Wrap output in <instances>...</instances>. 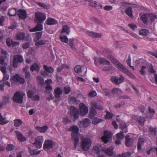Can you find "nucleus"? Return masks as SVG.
Listing matches in <instances>:
<instances>
[{
    "label": "nucleus",
    "instance_id": "obj_1",
    "mask_svg": "<svg viewBox=\"0 0 157 157\" xmlns=\"http://www.w3.org/2000/svg\"><path fill=\"white\" fill-rule=\"evenodd\" d=\"M70 129L72 131L71 134L72 138L73 139L75 142L74 147L75 148H76L77 145L78 144L79 140L78 138L79 134L78 132V128L76 126H73L70 127Z\"/></svg>",
    "mask_w": 157,
    "mask_h": 157
},
{
    "label": "nucleus",
    "instance_id": "obj_2",
    "mask_svg": "<svg viewBox=\"0 0 157 157\" xmlns=\"http://www.w3.org/2000/svg\"><path fill=\"white\" fill-rule=\"evenodd\" d=\"M25 95V93L22 91H18L14 93L13 99L16 103L22 104L23 103V98Z\"/></svg>",
    "mask_w": 157,
    "mask_h": 157
},
{
    "label": "nucleus",
    "instance_id": "obj_3",
    "mask_svg": "<svg viewBox=\"0 0 157 157\" xmlns=\"http://www.w3.org/2000/svg\"><path fill=\"white\" fill-rule=\"evenodd\" d=\"M35 20L36 23H42L46 19V15L39 12H37L35 13Z\"/></svg>",
    "mask_w": 157,
    "mask_h": 157
},
{
    "label": "nucleus",
    "instance_id": "obj_4",
    "mask_svg": "<svg viewBox=\"0 0 157 157\" xmlns=\"http://www.w3.org/2000/svg\"><path fill=\"white\" fill-rule=\"evenodd\" d=\"M81 142L83 150L87 151L89 149L91 144V141L89 138H83Z\"/></svg>",
    "mask_w": 157,
    "mask_h": 157
},
{
    "label": "nucleus",
    "instance_id": "obj_5",
    "mask_svg": "<svg viewBox=\"0 0 157 157\" xmlns=\"http://www.w3.org/2000/svg\"><path fill=\"white\" fill-rule=\"evenodd\" d=\"M124 78L122 75H121L118 78L117 76H113L111 78V81L114 84H119L124 82Z\"/></svg>",
    "mask_w": 157,
    "mask_h": 157
},
{
    "label": "nucleus",
    "instance_id": "obj_6",
    "mask_svg": "<svg viewBox=\"0 0 157 157\" xmlns=\"http://www.w3.org/2000/svg\"><path fill=\"white\" fill-rule=\"evenodd\" d=\"M23 61V57L21 55H15L13 56V67L16 68L17 67L18 65V63H21Z\"/></svg>",
    "mask_w": 157,
    "mask_h": 157
},
{
    "label": "nucleus",
    "instance_id": "obj_7",
    "mask_svg": "<svg viewBox=\"0 0 157 157\" xmlns=\"http://www.w3.org/2000/svg\"><path fill=\"white\" fill-rule=\"evenodd\" d=\"M94 60L95 64L97 66H98L99 63L106 65H109L110 64V62L104 58L95 57Z\"/></svg>",
    "mask_w": 157,
    "mask_h": 157
},
{
    "label": "nucleus",
    "instance_id": "obj_8",
    "mask_svg": "<svg viewBox=\"0 0 157 157\" xmlns=\"http://www.w3.org/2000/svg\"><path fill=\"white\" fill-rule=\"evenodd\" d=\"M43 141V136H38L35 139V141L33 144L36 146V147L38 148H41Z\"/></svg>",
    "mask_w": 157,
    "mask_h": 157
},
{
    "label": "nucleus",
    "instance_id": "obj_9",
    "mask_svg": "<svg viewBox=\"0 0 157 157\" xmlns=\"http://www.w3.org/2000/svg\"><path fill=\"white\" fill-rule=\"evenodd\" d=\"M104 134L103 136L101 137V139L104 143L106 144L112 138V135L110 132L107 131L104 132Z\"/></svg>",
    "mask_w": 157,
    "mask_h": 157
},
{
    "label": "nucleus",
    "instance_id": "obj_10",
    "mask_svg": "<svg viewBox=\"0 0 157 157\" xmlns=\"http://www.w3.org/2000/svg\"><path fill=\"white\" fill-rule=\"evenodd\" d=\"M55 144V143L51 140H47L44 142L43 145V148L44 150L52 148Z\"/></svg>",
    "mask_w": 157,
    "mask_h": 157
},
{
    "label": "nucleus",
    "instance_id": "obj_11",
    "mask_svg": "<svg viewBox=\"0 0 157 157\" xmlns=\"http://www.w3.org/2000/svg\"><path fill=\"white\" fill-rule=\"evenodd\" d=\"M12 80L16 83L23 84L25 82L24 79L20 77L18 74H15L13 76Z\"/></svg>",
    "mask_w": 157,
    "mask_h": 157
},
{
    "label": "nucleus",
    "instance_id": "obj_12",
    "mask_svg": "<svg viewBox=\"0 0 157 157\" xmlns=\"http://www.w3.org/2000/svg\"><path fill=\"white\" fill-rule=\"evenodd\" d=\"M80 114L82 115L86 114L88 112V107L83 103H80L79 105Z\"/></svg>",
    "mask_w": 157,
    "mask_h": 157
},
{
    "label": "nucleus",
    "instance_id": "obj_13",
    "mask_svg": "<svg viewBox=\"0 0 157 157\" xmlns=\"http://www.w3.org/2000/svg\"><path fill=\"white\" fill-rule=\"evenodd\" d=\"M90 104L93 107L98 110H102L103 109V106L101 105V101H100L97 102L93 100L91 101Z\"/></svg>",
    "mask_w": 157,
    "mask_h": 157
},
{
    "label": "nucleus",
    "instance_id": "obj_14",
    "mask_svg": "<svg viewBox=\"0 0 157 157\" xmlns=\"http://www.w3.org/2000/svg\"><path fill=\"white\" fill-rule=\"evenodd\" d=\"M70 113L71 115L73 116L75 119L78 117L79 111L78 109L74 106H71V108Z\"/></svg>",
    "mask_w": 157,
    "mask_h": 157
},
{
    "label": "nucleus",
    "instance_id": "obj_15",
    "mask_svg": "<svg viewBox=\"0 0 157 157\" xmlns=\"http://www.w3.org/2000/svg\"><path fill=\"white\" fill-rule=\"evenodd\" d=\"M1 52L2 54L4 55L3 56H1L0 58V64L3 65L5 59L8 57L9 55L6 51L3 49H1Z\"/></svg>",
    "mask_w": 157,
    "mask_h": 157
},
{
    "label": "nucleus",
    "instance_id": "obj_16",
    "mask_svg": "<svg viewBox=\"0 0 157 157\" xmlns=\"http://www.w3.org/2000/svg\"><path fill=\"white\" fill-rule=\"evenodd\" d=\"M45 83L46 84L45 89L47 91L50 92V91H52L53 90L51 85L52 83V81L51 79H48L45 81Z\"/></svg>",
    "mask_w": 157,
    "mask_h": 157
},
{
    "label": "nucleus",
    "instance_id": "obj_17",
    "mask_svg": "<svg viewBox=\"0 0 157 157\" xmlns=\"http://www.w3.org/2000/svg\"><path fill=\"white\" fill-rule=\"evenodd\" d=\"M37 23V25L34 28L29 29V31L30 32H33L42 30L43 27L42 25L40 24L41 23Z\"/></svg>",
    "mask_w": 157,
    "mask_h": 157
},
{
    "label": "nucleus",
    "instance_id": "obj_18",
    "mask_svg": "<svg viewBox=\"0 0 157 157\" xmlns=\"http://www.w3.org/2000/svg\"><path fill=\"white\" fill-rule=\"evenodd\" d=\"M18 14L20 19H25L27 17V14L25 10H20L18 11Z\"/></svg>",
    "mask_w": 157,
    "mask_h": 157
},
{
    "label": "nucleus",
    "instance_id": "obj_19",
    "mask_svg": "<svg viewBox=\"0 0 157 157\" xmlns=\"http://www.w3.org/2000/svg\"><path fill=\"white\" fill-rule=\"evenodd\" d=\"M25 34L24 33H17L14 37L15 40H24L25 39Z\"/></svg>",
    "mask_w": 157,
    "mask_h": 157
},
{
    "label": "nucleus",
    "instance_id": "obj_20",
    "mask_svg": "<svg viewBox=\"0 0 157 157\" xmlns=\"http://www.w3.org/2000/svg\"><path fill=\"white\" fill-rule=\"evenodd\" d=\"M86 33L89 36L93 38H100L102 36L101 34L91 32L88 31L86 32Z\"/></svg>",
    "mask_w": 157,
    "mask_h": 157
},
{
    "label": "nucleus",
    "instance_id": "obj_21",
    "mask_svg": "<svg viewBox=\"0 0 157 157\" xmlns=\"http://www.w3.org/2000/svg\"><path fill=\"white\" fill-rule=\"evenodd\" d=\"M55 96L56 98H59L62 94L63 91L59 87H57L54 90Z\"/></svg>",
    "mask_w": 157,
    "mask_h": 157
},
{
    "label": "nucleus",
    "instance_id": "obj_22",
    "mask_svg": "<svg viewBox=\"0 0 157 157\" xmlns=\"http://www.w3.org/2000/svg\"><path fill=\"white\" fill-rule=\"evenodd\" d=\"M46 24L48 25H56L57 24V21L53 18L48 17L46 21Z\"/></svg>",
    "mask_w": 157,
    "mask_h": 157
},
{
    "label": "nucleus",
    "instance_id": "obj_23",
    "mask_svg": "<svg viewBox=\"0 0 157 157\" xmlns=\"http://www.w3.org/2000/svg\"><path fill=\"white\" fill-rule=\"evenodd\" d=\"M135 119L140 125H143L146 121L144 117L140 116L135 117Z\"/></svg>",
    "mask_w": 157,
    "mask_h": 157
},
{
    "label": "nucleus",
    "instance_id": "obj_24",
    "mask_svg": "<svg viewBox=\"0 0 157 157\" xmlns=\"http://www.w3.org/2000/svg\"><path fill=\"white\" fill-rule=\"evenodd\" d=\"M15 132L19 141L23 142L26 140V138L21 134L19 132L17 131H15Z\"/></svg>",
    "mask_w": 157,
    "mask_h": 157
},
{
    "label": "nucleus",
    "instance_id": "obj_25",
    "mask_svg": "<svg viewBox=\"0 0 157 157\" xmlns=\"http://www.w3.org/2000/svg\"><path fill=\"white\" fill-rule=\"evenodd\" d=\"M132 8L131 7L127 8L125 10L127 15L132 19H133L134 17L132 14Z\"/></svg>",
    "mask_w": 157,
    "mask_h": 157
},
{
    "label": "nucleus",
    "instance_id": "obj_26",
    "mask_svg": "<svg viewBox=\"0 0 157 157\" xmlns=\"http://www.w3.org/2000/svg\"><path fill=\"white\" fill-rule=\"evenodd\" d=\"M90 121L88 118H86L84 121H80V124L85 127L88 126L90 124Z\"/></svg>",
    "mask_w": 157,
    "mask_h": 157
},
{
    "label": "nucleus",
    "instance_id": "obj_27",
    "mask_svg": "<svg viewBox=\"0 0 157 157\" xmlns=\"http://www.w3.org/2000/svg\"><path fill=\"white\" fill-rule=\"evenodd\" d=\"M36 42L35 43V45L37 46L44 44H48L49 43V41L47 40H41Z\"/></svg>",
    "mask_w": 157,
    "mask_h": 157
},
{
    "label": "nucleus",
    "instance_id": "obj_28",
    "mask_svg": "<svg viewBox=\"0 0 157 157\" xmlns=\"http://www.w3.org/2000/svg\"><path fill=\"white\" fill-rule=\"evenodd\" d=\"M126 141L125 144L127 147H130L132 144V142L131 139L129 138V135L126 136L125 137Z\"/></svg>",
    "mask_w": 157,
    "mask_h": 157
},
{
    "label": "nucleus",
    "instance_id": "obj_29",
    "mask_svg": "<svg viewBox=\"0 0 157 157\" xmlns=\"http://www.w3.org/2000/svg\"><path fill=\"white\" fill-rule=\"evenodd\" d=\"M17 13V10L16 8L11 9L8 10V15L10 16H15Z\"/></svg>",
    "mask_w": 157,
    "mask_h": 157
},
{
    "label": "nucleus",
    "instance_id": "obj_30",
    "mask_svg": "<svg viewBox=\"0 0 157 157\" xmlns=\"http://www.w3.org/2000/svg\"><path fill=\"white\" fill-rule=\"evenodd\" d=\"M48 128V127L46 126H44L42 127L37 126L36 127V129L37 130L40 132L44 133L45 132Z\"/></svg>",
    "mask_w": 157,
    "mask_h": 157
},
{
    "label": "nucleus",
    "instance_id": "obj_31",
    "mask_svg": "<svg viewBox=\"0 0 157 157\" xmlns=\"http://www.w3.org/2000/svg\"><path fill=\"white\" fill-rule=\"evenodd\" d=\"M90 118H93L97 114V111L93 107L90 108Z\"/></svg>",
    "mask_w": 157,
    "mask_h": 157
},
{
    "label": "nucleus",
    "instance_id": "obj_32",
    "mask_svg": "<svg viewBox=\"0 0 157 157\" xmlns=\"http://www.w3.org/2000/svg\"><path fill=\"white\" fill-rule=\"evenodd\" d=\"M61 32L62 33H66L67 34H68L70 32V29L68 26L66 25H63Z\"/></svg>",
    "mask_w": 157,
    "mask_h": 157
},
{
    "label": "nucleus",
    "instance_id": "obj_33",
    "mask_svg": "<svg viewBox=\"0 0 157 157\" xmlns=\"http://www.w3.org/2000/svg\"><path fill=\"white\" fill-rule=\"evenodd\" d=\"M43 68L47 72L49 73H53L54 71V69L52 67H48L47 65H43Z\"/></svg>",
    "mask_w": 157,
    "mask_h": 157
},
{
    "label": "nucleus",
    "instance_id": "obj_34",
    "mask_svg": "<svg viewBox=\"0 0 157 157\" xmlns=\"http://www.w3.org/2000/svg\"><path fill=\"white\" fill-rule=\"evenodd\" d=\"M118 68L124 73L127 69L120 62H119L116 65Z\"/></svg>",
    "mask_w": 157,
    "mask_h": 157
},
{
    "label": "nucleus",
    "instance_id": "obj_35",
    "mask_svg": "<svg viewBox=\"0 0 157 157\" xmlns=\"http://www.w3.org/2000/svg\"><path fill=\"white\" fill-rule=\"evenodd\" d=\"M118 68L124 73L127 69L120 62H119L116 65Z\"/></svg>",
    "mask_w": 157,
    "mask_h": 157
},
{
    "label": "nucleus",
    "instance_id": "obj_36",
    "mask_svg": "<svg viewBox=\"0 0 157 157\" xmlns=\"http://www.w3.org/2000/svg\"><path fill=\"white\" fill-rule=\"evenodd\" d=\"M39 69L40 67L37 63H35L32 65L30 67V70L32 71L35 70L38 72L39 70Z\"/></svg>",
    "mask_w": 157,
    "mask_h": 157
},
{
    "label": "nucleus",
    "instance_id": "obj_37",
    "mask_svg": "<svg viewBox=\"0 0 157 157\" xmlns=\"http://www.w3.org/2000/svg\"><path fill=\"white\" fill-rule=\"evenodd\" d=\"M14 126L18 127L20 126L23 123L22 121L20 119H15L14 120Z\"/></svg>",
    "mask_w": 157,
    "mask_h": 157
},
{
    "label": "nucleus",
    "instance_id": "obj_38",
    "mask_svg": "<svg viewBox=\"0 0 157 157\" xmlns=\"http://www.w3.org/2000/svg\"><path fill=\"white\" fill-rule=\"evenodd\" d=\"M139 34L142 36H147L149 33V31L147 29H141L139 31Z\"/></svg>",
    "mask_w": 157,
    "mask_h": 157
},
{
    "label": "nucleus",
    "instance_id": "obj_39",
    "mask_svg": "<svg viewBox=\"0 0 157 157\" xmlns=\"http://www.w3.org/2000/svg\"><path fill=\"white\" fill-rule=\"evenodd\" d=\"M147 15L146 14H144L142 15L140 17V19L141 21L144 24H146L148 21V19L147 18Z\"/></svg>",
    "mask_w": 157,
    "mask_h": 157
},
{
    "label": "nucleus",
    "instance_id": "obj_40",
    "mask_svg": "<svg viewBox=\"0 0 157 157\" xmlns=\"http://www.w3.org/2000/svg\"><path fill=\"white\" fill-rule=\"evenodd\" d=\"M113 149L112 147H110L105 150V151L107 155L111 156L113 154Z\"/></svg>",
    "mask_w": 157,
    "mask_h": 157
},
{
    "label": "nucleus",
    "instance_id": "obj_41",
    "mask_svg": "<svg viewBox=\"0 0 157 157\" xmlns=\"http://www.w3.org/2000/svg\"><path fill=\"white\" fill-rule=\"evenodd\" d=\"M42 32H38L36 33V37L34 39L35 41H38L41 38Z\"/></svg>",
    "mask_w": 157,
    "mask_h": 157
},
{
    "label": "nucleus",
    "instance_id": "obj_42",
    "mask_svg": "<svg viewBox=\"0 0 157 157\" xmlns=\"http://www.w3.org/2000/svg\"><path fill=\"white\" fill-rule=\"evenodd\" d=\"M74 39H69V42L68 44L70 46L72 50H75L76 48L74 44Z\"/></svg>",
    "mask_w": 157,
    "mask_h": 157
},
{
    "label": "nucleus",
    "instance_id": "obj_43",
    "mask_svg": "<svg viewBox=\"0 0 157 157\" xmlns=\"http://www.w3.org/2000/svg\"><path fill=\"white\" fill-rule=\"evenodd\" d=\"M144 140L143 138H139V139L138 144L137 145V148L138 149H140L141 145L144 143Z\"/></svg>",
    "mask_w": 157,
    "mask_h": 157
},
{
    "label": "nucleus",
    "instance_id": "obj_44",
    "mask_svg": "<svg viewBox=\"0 0 157 157\" xmlns=\"http://www.w3.org/2000/svg\"><path fill=\"white\" fill-rule=\"evenodd\" d=\"M9 121L6 120V119L5 118H3L1 114L0 113V124H6Z\"/></svg>",
    "mask_w": 157,
    "mask_h": 157
},
{
    "label": "nucleus",
    "instance_id": "obj_45",
    "mask_svg": "<svg viewBox=\"0 0 157 157\" xmlns=\"http://www.w3.org/2000/svg\"><path fill=\"white\" fill-rule=\"evenodd\" d=\"M37 80L39 84L41 85L44 84V79L40 76H38L37 77Z\"/></svg>",
    "mask_w": 157,
    "mask_h": 157
},
{
    "label": "nucleus",
    "instance_id": "obj_46",
    "mask_svg": "<svg viewBox=\"0 0 157 157\" xmlns=\"http://www.w3.org/2000/svg\"><path fill=\"white\" fill-rule=\"evenodd\" d=\"M120 125L124 132L126 133L128 132L127 126L125 123H122L120 124Z\"/></svg>",
    "mask_w": 157,
    "mask_h": 157
},
{
    "label": "nucleus",
    "instance_id": "obj_47",
    "mask_svg": "<svg viewBox=\"0 0 157 157\" xmlns=\"http://www.w3.org/2000/svg\"><path fill=\"white\" fill-rule=\"evenodd\" d=\"M64 68L68 69L69 67L66 64H62L61 66H58L57 68V71L59 72H60L61 70Z\"/></svg>",
    "mask_w": 157,
    "mask_h": 157
},
{
    "label": "nucleus",
    "instance_id": "obj_48",
    "mask_svg": "<svg viewBox=\"0 0 157 157\" xmlns=\"http://www.w3.org/2000/svg\"><path fill=\"white\" fill-rule=\"evenodd\" d=\"M4 65L0 66V70L3 73H6V67L7 65L6 63H4Z\"/></svg>",
    "mask_w": 157,
    "mask_h": 157
},
{
    "label": "nucleus",
    "instance_id": "obj_49",
    "mask_svg": "<svg viewBox=\"0 0 157 157\" xmlns=\"http://www.w3.org/2000/svg\"><path fill=\"white\" fill-rule=\"evenodd\" d=\"M30 154L31 155H36L40 153V151H37L35 150H32L29 147H28Z\"/></svg>",
    "mask_w": 157,
    "mask_h": 157
},
{
    "label": "nucleus",
    "instance_id": "obj_50",
    "mask_svg": "<svg viewBox=\"0 0 157 157\" xmlns=\"http://www.w3.org/2000/svg\"><path fill=\"white\" fill-rule=\"evenodd\" d=\"M156 129V128H153L151 126L149 127V130L151 133L154 135H155L157 133Z\"/></svg>",
    "mask_w": 157,
    "mask_h": 157
},
{
    "label": "nucleus",
    "instance_id": "obj_51",
    "mask_svg": "<svg viewBox=\"0 0 157 157\" xmlns=\"http://www.w3.org/2000/svg\"><path fill=\"white\" fill-rule=\"evenodd\" d=\"M59 38L61 41L65 43H67L69 42V40L66 36H60Z\"/></svg>",
    "mask_w": 157,
    "mask_h": 157
},
{
    "label": "nucleus",
    "instance_id": "obj_52",
    "mask_svg": "<svg viewBox=\"0 0 157 157\" xmlns=\"http://www.w3.org/2000/svg\"><path fill=\"white\" fill-rule=\"evenodd\" d=\"M124 73L126 74L132 78L135 79L136 78L135 76L132 73L130 72L128 69H127Z\"/></svg>",
    "mask_w": 157,
    "mask_h": 157
},
{
    "label": "nucleus",
    "instance_id": "obj_53",
    "mask_svg": "<svg viewBox=\"0 0 157 157\" xmlns=\"http://www.w3.org/2000/svg\"><path fill=\"white\" fill-rule=\"evenodd\" d=\"M13 40L10 38L8 37L6 39V43L9 47H10L12 45V41Z\"/></svg>",
    "mask_w": 157,
    "mask_h": 157
},
{
    "label": "nucleus",
    "instance_id": "obj_54",
    "mask_svg": "<svg viewBox=\"0 0 157 157\" xmlns=\"http://www.w3.org/2000/svg\"><path fill=\"white\" fill-rule=\"evenodd\" d=\"M15 147V146L13 144H8L6 147V149L8 151H12L14 149Z\"/></svg>",
    "mask_w": 157,
    "mask_h": 157
},
{
    "label": "nucleus",
    "instance_id": "obj_55",
    "mask_svg": "<svg viewBox=\"0 0 157 157\" xmlns=\"http://www.w3.org/2000/svg\"><path fill=\"white\" fill-rule=\"evenodd\" d=\"M117 139L121 140H122L124 138V136L123 135V132L121 131L117 133Z\"/></svg>",
    "mask_w": 157,
    "mask_h": 157
},
{
    "label": "nucleus",
    "instance_id": "obj_56",
    "mask_svg": "<svg viewBox=\"0 0 157 157\" xmlns=\"http://www.w3.org/2000/svg\"><path fill=\"white\" fill-rule=\"evenodd\" d=\"M36 3L38 5L41 6L44 9H48V7L43 3L37 2H36Z\"/></svg>",
    "mask_w": 157,
    "mask_h": 157
},
{
    "label": "nucleus",
    "instance_id": "obj_57",
    "mask_svg": "<svg viewBox=\"0 0 157 157\" xmlns=\"http://www.w3.org/2000/svg\"><path fill=\"white\" fill-rule=\"evenodd\" d=\"M149 16L151 22L154 21L157 18V15L154 14L150 13L149 14Z\"/></svg>",
    "mask_w": 157,
    "mask_h": 157
},
{
    "label": "nucleus",
    "instance_id": "obj_58",
    "mask_svg": "<svg viewBox=\"0 0 157 157\" xmlns=\"http://www.w3.org/2000/svg\"><path fill=\"white\" fill-rule=\"evenodd\" d=\"M92 21L96 23L99 24H102L104 23L101 20L96 18H93L92 19Z\"/></svg>",
    "mask_w": 157,
    "mask_h": 157
},
{
    "label": "nucleus",
    "instance_id": "obj_59",
    "mask_svg": "<svg viewBox=\"0 0 157 157\" xmlns=\"http://www.w3.org/2000/svg\"><path fill=\"white\" fill-rule=\"evenodd\" d=\"M108 57L109 58V59H111L113 63H114L116 65L119 62L117 59L114 58L112 56H109V55L108 56Z\"/></svg>",
    "mask_w": 157,
    "mask_h": 157
},
{
    "label": "nucleus",
    "instance_id": "obj_60",
    "mask_svg": "<svg viewBox=\"0 0 157 157\" xmlns=\"http://www.w3.org/2000/svg\"><path fill=\"white\" fill-rule=\"evenodd\" d=\"M81 67L80 65H77L75 66L74 68V71L76 73H79L81 72Z\"/></svg>",
    "mask_w": 157,
    "mask_h": 157
},
{
    "label": "nucleus",
    "instance_id": "obj_61",
    "mask_svg": "<svg viewBox=\"0 0 157 157\" xmlns=\"http://www.w3.org/2000/svg\"><path fill=\"white\" fill-rule=\"evenodd\" d=\"M146 68V67L145 66H142L141 69L140 71V72L141 73V74L142 75H144L146 74L145 70Z\"/></svg>",
    "mask_w": 157,
    "mask_h": 157
},
{
    "label": "nucleus",
    "instance_id": "obj_62",
    "mask_svg": "<svg viewBox=\"0 0 157 157\" xmlns=\"http://www.w3.org/2000/svg\"><path fill=\"white\" fill-rule=\"evenodd\" d=\"M103 91L105 93L106 96H109L110 95V90L106 88H103L102 89Z\"/></svg>",
    "mask_w": 157,
    "mask_h": 157
},
{
    "label": "nucleus",
    "instance_id": "obj_63",
    "mask_svg": "<svg viewBox=\"0 0 157 157\" xmlns=\"http://www.w3.org/2000/svg\"><path fill=\"white\" fill-rule=\"evenodd\" d=\"M10 101V97L8 96L5 97L3 100V104H6Z\"/></svg>",
    "mask_w": 157,
    "mask_h": 157
},
{
    "label": "nucleus",
    "instance_id": "obj_64",
    "mask_svg": "<svg viewBox=\"0 0 157 157\" xmlns=\"http://www.w3.org/2000/svg\"><path fill=\"white\" fill-rule=\"evenodd\" d=\"M121 90L119 88H113L112 90V92L113 94H117L119 92H121Z\"/></svg>",
    "mask_w": 157,
    "mask_h": 157
}]
</instances>
